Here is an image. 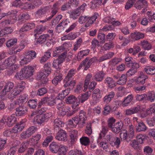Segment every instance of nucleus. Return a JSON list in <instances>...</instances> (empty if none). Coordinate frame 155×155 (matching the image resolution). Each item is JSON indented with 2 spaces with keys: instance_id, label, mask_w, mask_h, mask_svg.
Masks as SVG:
<instances>
[{
  "instance_id": "obj_17",
  "label": "nucleus",
  "mask_w": 155,
  "mask_h": 155,
  "mask_svg": "<svg viewBox=\"0 0 155 155\" xmlns=\"http://www.w3.org/2000/svg\"><path fill=\"white\" fill-rule=\"evenodd\" d=\"M123 126V124L122 122H118L114 124V125L110 129L113 132L118 134L122 130Z\"/></svg>"
},
{
  "instance_id": "obj_55",
  "label": "nucleus",
  "mask_w": 155,
  "mask_h": 155,
  "mask_svg": "<svg viewBox=\"0 0 155 155\" xmlns=\"http://www.w3.org/2000/svg\"><path fill=\"white\" fill-rule=\"evenodd\" d=\"M131 146L135 149L137 150L138 151H140L141 150V147L139 146L138 144V142L136 140H132V143L130 144Z\"/></svg>"
},
{
  "instance_id": "obj_57",
  "label": "nucleus",
  "mask_w": 155,
  "mask_h": 155,
  "mask_svg": "<svg viewBox=\"0 0 155 155\" xmlns=\"http://www.w3.org/2000/svg\"><path fill=\"white\" fill-rule=\"evenodd\" d=\"M153 151V149L149 146H147L144 147L143 152L146 155H150L151 154Z\"/></svg>"
},
{
  "instance_id": "obj_23",
  "label": "nucleus",
  "mask_w": 155,
  "mask_h": 155,
  "mask_svg": "<svg viewBox=\"0 0 155 155\" xmlns=\"http://www.w3.org/2000/svg\"><path fill=\"white\" fill-rule=\"evenodd\" d=\"M131 38L134 41H137L144 37V34L140 32H135L130 34Z\"/></svg>"
},
{
  "instance_id": "obj_43",
  "label": "nucleus",
  "mask_w": 155,
  "mask_h": 155,
  "mask_svg": "<svg viewBox=\"0 0 155 155\" xmlns=\"http://www.w3.org/2000/svg\"><path fill=\"white\" fill-rule=\"evenodd\" d=\"M27 143L24 142H23L21 144L18 150V154H21L25 152L27 148Z\"/></svg>"
},
{
  "instance_id": "obj_10",
  "label": "nucleus",
  "mask_w": 155,
  "mask_h": 155,
  "mask_svg": "<svg viewBox=\"0 0 155 155\" xmlns=\"http://www.w3.org/2000/svg\"><path fill=\"white\" fill-rule=\"evenodd\" d=\"M102 91L98 88L96 89L93 91L92 97L95 103L99 101L100 99L102 97Z\"/></svg>"
},
{
  "instance_id": "obj_50",
  "label": "nucleus",
  "mask_w": 155,
  "mask_h": 155,
  "mask_svg": "<svg viewBox=\"0 0 155 155\" xmlns=\"http://www.w3.org/2000/svg\"><path fill=\"white\" fill-rule=\"evenodd\" d=\"M147 97V100L151 102L155 100V94L153 91H150L148 93Z\"/></svg>"
},
{
  "instance_id": "obj_62",
  "label": "nucleus",
  "mask_w": 155,
  "mask_h": 155,
  "mask_svg": "<svg viewBox=\"0 0 155 155\" xmlns=\"http://www.w3.org/2000/svg\"><path fill=\"white\" fill-rule=\"evenodd\" d=\"M91 126V124L90 123L87 124L86 126L85 131V133L88 135H90L92 133Z\"/></svg>"
},
{
  "instance_id": "obj_5",
  "label": "nucleus",
  "mask_w": 155,
  "mask_h": 155,
  "mask_svg": "<svg viewBox=\"0 0 155 155\" xmlns=\"http://www.w3.org/2000/svg\"><path fill=\"white\" fill-rule=\"evenodd\" d=\"M65 101L67 104H72V108L75 109L79 105L78 97L73 95H71L66 98Z\"/></svg>"
},
{
  "instance_id": "obj_32",
  "label": "nucleus",
  "mask_w": 155,
  "mask_h": 155,
  "mask_svg": "<svg viewBox=\"0 0 155 155\" xmlns=\"http://www.w3.org/2000/svg\"><path fill=\"white\" fill-rule=\"evenodd\" d=\"M144 71L147 74L152 75L155 74V67L154 66H146L144 68Z\"/></svg>"
},
{
  "instance_id": "obj_63",
  "label": "nucleus",
  "mask_w": 155,
  "mask_h": 155,
  "mask_svg": "<svg viewBox=\"0 0 155 155\" xmlns=\"http://www.w3.org/2000/svg\"><path fill=\"white\" fill-rule=\"evenodd\" d=\"M37 129V127L34 126H31L26 131L30 137L36 131Z\"/></svg>"
},
{
  "instance_id": "obj_33",
  "label": "nucleus",
  "mask_w": 155,
  "mask_h": 155,
  "mask_svg": "<svg viewBox=\"0 0 155 155\" xmlns=\"http://www.w3.org/2000/svg\"><path fill=\"white\" fill-rule=\"evenodd\" d=\"M115 95V93L114 92L111 91L106 95L103 98V101L106 103H108L114 98Z\"/></svg>"
},
{
  "instance_id": "obj_13",
  "label": "nucleus",
  "mask_w": 155,
  "mask_h": 155,
  "mask_svg": "<svg viewBox=\"0 0 155 155\" xmlns=\"http://www.w3.org/2000/svg\"><path fill=\"white\" fill-rule=\"evenodd\" d=\"M28 112L27 107L24 106H19L16 109L15 114L17 116H19L25 114Z\"/></svg>"
},
{
  "instance_id": "obj_31",
  "label": "nucleus",
  "mask_w": 155,
  "mask_h": 155,
  "mask_svg": "<svg viewBox=\"0 0 155 155\" xmlns=\"http://www.w3.org/2000/svg\"><path fill=\"white\" fill-rule=\"evenodd\" d=\"M27 96L26 94H23L21 95L18 99H17L15 102V104L19 105L24 102H26L27 101Z\"/></svg>"
},
{
  "instance_id": "obj_4",
  "label": "nucleus",
  "mask_w": 155,
  "mask_h": 155,
  "mask_svg": "<svg viewBox=\"0 0 155 155\" xmlns=\"http://www.w3.org/2000/svg\"><path fill=\"white\" fill-rule=\"evenodd\" d=\"M67 54V52L65 51L59 55L56 59L53 61L52 67L56 69L59 68L61 64L65 61Z\"/></svg>"
},
{
  "instance_id": "obj_24",
  "label": "nucleus",
  "mask_w": 155,
  "mask_h": 155,
  "mask_svg": "<svg viewBox=\"0 0 155 155\" xmlns=\"http://www.w3.org/2000/svg\"><path fill=\"white\" fill-rule=\"evenodd\" d=\"M91 95V92H87L85 93L82 94L81 96L78 97V100L79 102L83 103L85 101L87 100Z\"/></svg>"
},
{
  "instance_id": "obj_22",
  "label": "nucleus",
  "mask_w": 155,
  "mask_h": 155,
  "mask_svg": "<svg viewBox=\"0 0 155 155\" xmlns=\"http://www.w3.org/2000/svg\"><path fill=\"white\" fill-rule=\"evenodd\" d=\"M148 76L143 74H141L135 80V82L137 84H144L148 81Z\"/></svg>"
},
{
  "instance_id": "obj_59",
  "label": "nucleus",
  "mask_w": 155,
  "mask_h": 155,
  "mask_svg": "<svg viewBox=\"0 0 155 155\" xmlns=\"http://www.w3.org/2000/svg\"><path fill=\"white\" fill-rule=\"evenodd\" d=\"M26 55L29 58H31V60L36 58V54L34 51L31 50L26 53Z\"/></svg>"
},
{
  "instance_id": "obj_16",
  "label": "nucleus",
  "mask_w": 155,
  "mask_h": 155,
  "mask_svg": "<svg viewBox=\"0 0 155 155\" xmlns=\"http://www.w3.org/2000/svg\"><path fill=\"white\" fill-rule=\"evenodd\" d=\"M134 6L136 9H140L142 8L147 7V2L145 0H138Z\"/></svg>"
},
{
  "instance_id": "obj_9",
  "label": "nucleus",
  "mask_w": 155,
  "mask_h": 155,
  "mask_svg": "<svg viewBox=\"0 0 155 155\" xmlns=\"http://www.w3.org/2000/svg\"><path fill=\"white\" fill-rule=\"evenodd\" d=\"M16 60V56L15 55L11 56L4 61L3 64V67H5V68L13 65L15 62Z\"/></svg>"
},
{
  "instance_id": "obj_52",
  "label": "nucleus",
  "mask_w": 155,
  "mask_h": 155,
  "mask_svg": "<svg viewBox=\"0 0 155 155\" xmlns=\"http://www.w3.org/2000/svg\"><path fill=\"white\" fill-rule=\"evenodd\" d=\"M80 142L82 145L87 146L90 143L89 138L87 137H82L80 139Z\"/></svg>"
},
{
  "instance_id": "obj_2",
  "label": "nucleus",
  "mask_w": 155,
  "mask_h": 155,
  "mask_svg": "<svg viewBox=\"0 0 155 155\" xmlns=\"http://www.w3.org/2000/svg\"><path fill=\"white\" fill-rule=\"evenodd\" d=\"M76 71L74 69H71L69 71L68 73L64 80V82L65 84L64 86L65 87L68 86L73 87L74 86L75 84L74 80H71L73 76L76 73Z\"/></svg>"
},
{
  "instance_id": "obj_56",
  "label": "nucleus",
  "mask_w": 155,
  "mask_h": 155,
  "mask_svg": "<svg viewBox=\"0 0 155 155\" xmlns=\"http://www.w3.org/2000/svg\"><path fill=\"white\" fill-rule=\"evenodd\" d=\"M107 140L105 138L103 139L102 141L99 144V146L102 148L104 150L107 149L108 146L107 142Z\"/></svg>"
},
{
  "instance_id": "obj_20",
  "label": "nucleus",
  "mask_w": 155,
  "mask_h": 155,
  "mask_svg": "<svg viewBox=\"0 0 155 155\" xmlns=\"http://www.w3.org/2000/svg\"><path fill=\"white\" fill-rule=\"evenodd\" d=\"M87 115L86 112L84 110H81L79 112V122L82 123V125L84 126L87 120Z\"/></svg>"
},
{
  "instance_id": "obj_14",
  "label": "nucleus",
  "mask_w": 155,
  "mask_h": 155,
  "mask_svg": "<svg viewBox=\"0 0 155 155\" xmlns=\"http://www.w3.org/2000/svg\"><path fill=\"white\" fill-rule=\"evenodd\" d=\"M35 25L33 23H28L24 24L22 28L20 29V32L29 31L35 27Z\"/></svg>"
},
{
  "instance_id": "obj_40",
  "label": "nucleus",
  "mask_w": 155,
  "mask_h": 155,
  "mask_svg": "<svg viewBox=\"0 0 155 155\" xmlns=\"http://www.w3.org/2000/svg\"><path fill=\"white\" fill-rule=\"evenodd\" d=\"M127 76L126 74H123L119 78L118 80L117 81V83L118 84L121 85H123L126 84L127 79Z\"/></svg>"
},
{
  "instance_id": "obj_27",
  "label": "nucleus",
  "mask_w": 155,
  "mask_h": 155,
  "mask_svg": "<svg viewBox=\"0 0 155 155\" xmlns=\"http://www.w3.org/2000/svg\"><path fill=\"white\" fill-rule=\"evenodd\" d=\"M50 35L48 34H43L40 35L36 40V43L37 44H42L45 42L46 40L48 39L49 38Z\"/></svg>"
},
{
  "instance_id": "obj_21",
  "label": "nucleus",
  "mask_w": 155,
  "mask_h": 155,
  "mask_svg": "<svg viewBox=\"0 0 155 155\" xmlns=\"http://www.w3.org/2000/svg\"><path fill=\"white\" fill-rule=\"evenodd\" d=\"M60 144L57 142H53L49 145L50 150L54 153H57L58 152Z\"/></svg>"
},
{
  "instance_id": "obj_46",
  "label": "nucleus",
  "mask_w": 155,
  "mask_h": 155,
  "mask_svg": "<svg viewBox=\"0 0 155 155\" xmlns=\"http://www.w3.org/2000/svg\"><path fill=\"white\" fill-rule=\"evenodd\" d=\"M37 99L30 100L27 103L28 105L31 108L35 109L37 105Z\"/></svg>"
},
{
  "instance_id": "obj_15",
  "label": "nucleus",
  "mask_w": 155,
  "mask_h": 155,
  "mask_svg": "<svg viewBox=\"0 0 155 155\" xmlns=\"http://www.w3.org/2000/svg\"><path fill=\"white\" fill-rule=\"evenodd\" d=\"M64 123L62 119L60 118H57L55 119L54 121V130H57L59 129L60 127H63Z\"/></svg>"
},
{
  "instance_id": "obj_61",
  "label": "nucleus",
  "mask_w": 155,
  "mask_h": 155,
  "mask_svg": "<svg viewBox=\"0 0 155 155\" xmlns=\"http://www.w3.org/2000/svg\"><path fill=\"white\" fill-rule=\"evenodd\" d=\"M107 141L108 140L110 144H113L115 140V138L113 134L112 133H110L107 135Z\"/></svg>"
},
{
  "instance_id": "obj_8",
  "label": "nucleus",
  "mask_w": 155,
  "mask_h": 155,
  "mask_svg": "<svg viewBox=\"0 0 155 155\" xmlns=\"http://www.w3.org/2000/svg\"><path fill=\"white\" fill-rule=\"evenodd\" d=\"M14 87V84L13 82H8L6 83L3 89L0 92V94L2 96H4L7 94V93L10 92Z\"/></svg>"
},
{
  "instance_id": "obj_38",
  "label": "nucleus",
  "mask_w": 155,
  "mask_h": 155,
  "mask_svg": "<svg viewBox=\"0 0 155 155\" xmlns=\"http://www.w3.org/2000/svg\"><path fill=\"white\" fill-rule=\"evenodd\" d=\"M45 121L42 115H37L33 120V122L35 124H41L45 122Z\"/></svg>"
},
{
  "instance_id": "obj_6",
  "label": "nucleus",
  "mask_w": 155,
  "mask_h": 155,
  "mask_svg": "<svg viewBox=\"0 0 155 155\" xmlns=\"http://www.w3.org/2000/svg\"><path fill=\"white\" fill-rule=\"evenodd\" d=\"M86 5L85 3H84L75 10L72 11L70 14V18L73 19L77 18L80 15L81 11H83L84 10V7Z\"/></svg>"
},
{
  "instance_id": "obj_7",
  "label": "nucleus",
  "mask_w": 155,
  "mask_h": 155,
  "mask_svg": "<svg viewBox=\"0 0 155 155\" xmlns=\"http://www.w3.org/2000/svg\"><path fill=\"white\" fill-rule=\"evenodd\" d=\"M67 136L65 130L60 129L56 133L55 138L58 140L66 141L67 140Z\"/></svg>"
},
{
  "instance_id": "obj_39",
  "label": "nucleus",
  "mask_w": 155,
  "mask_h": 155,
  "mask_svg": "<svg viewBox=\"0 0 155 155\" xmlns=\"http://www.w3.org/2000/svg\"><path fill=\"white\" fill-rule=\"evenodd\" d=\"M70 136L72 143L76 141L78 138V131L75 130H72L71 131Z\"/></svg>"
},
{
  "instance_id": "obj_58",
  "label": "nucleus",
  "mask_w": 155,
  "mask_h": 155,
  "mask_svg": "<svg viewBox=\"0 0 155 155\" xmlns=\"http://www.w3.org/2000/svg\"><path fill=\"white\" fill-rule=\"evenodd\" d=\"M97 38L100 40L101 43L103 44L105 43L106 41L105 35L102 33H98Z\"/></svg>"
},
{
  "instance_id": "obj_29",
  "label": "nucleus",
  "mask_w": 155,
  "mask_h": 155,
  "mask_svg": "<svg viewBox=\"0 0 155 155\" xmlns=\"http://www.w3.org/2000/svg\"><path fill=\"white\" fill-rule=\"evenodd\" d=\"M140 45L142 48L145 50H149L152 48L151 44L146 40H143L141 41Z\"/></svg>"
},
{
  "instance_id": "obj_54",
  "label": "nucleus",
  "mask_w": 155,
  "mask_h": 155,
  "mask_svg": "<svg viewBox=\"0 0 155 155\" xmlns=\"http://www.w3.org/2000/svg\"><path fill=\"white\" fill-rule=\"evenodd\" d=\"M129 131L130 134L128 135L129 138L132 139L133 138L134 133V127L132 124L129 125Z\"/></svg>"
},
{
  "instance_id": "obj_19",
  "label": "nucleus",
  "mask_w": 155,
  "mask_h": 155,
  "mask_svg": "<svg viewBox=\"0 0 155 155\" xmlns=\"http://www.w3.org/2000/svg\"><path fill=\"white\" fill-rule=\"evenodd\" d=\"M137 122V124L136 126L135 129L136 132H145L147 130V127L143 121Z\"/></svg>"
},
{
  "instance_id": "obj_49",
  "label": "nucleus",
  "mask_w": 155,
  "mask_h": 155,
  "mask_svg": "<svg viewBox=\"0 0 155 155\" xmlns=\"http://www.w3.org/2000/svg\"><path fill=\"white\" fill-rule=\"evenodd\" d=\"M90 50L88 49L82 50L80 51L78 54V57L80 59L83 58L84 56H87Z\"/></svg>"
},
{
  "instance_id": "obj_12",
  "label": "nucleus",
  "mask_w": 155,
  "mask_h": 155,
  "mask_svg": "<svg viewBox=\"0 0 155 155\" xmlns=\"http://www.w3.org/2000/svg\"><path fill=\"white\" fill-rule=\"evenodd\" d=\"M104 83L110 88H112L114 87L116 85V82L113 79L110 77L106 78L104 81Z\"/></svg>"
},
{
  "instance_id": "obj_3",
  "label": "nucleus",
  "mask_w": 155,
  "mask_h": 155,
  "mask_svg": "<svg viewBox=\"0 0 155 155\" xmlns=\"http://www.w3.org/2000/svg\"><path fill=\"white\" fill-rule=\"evenodd\" d=\"M17 13V11L15 10H11L7 13H4V14H5V15L4 17L9 16V19L2 22V24L7 25L8 24L15 23L17 20L16 17Z\"/></svg>"
},
{
  "instance_id": "obj_30",
  "label": "nucleus",
  "mask_w": 155,
  "mask_h": 155,
  "mask_svg": "<svg viewBox=\"0 0 155 155\" xmlns=\"http://www.w3.org/2000/svg\"><path fill=\"white\" fill-rule=\"evenodd\" d=\"M133 99V96L132 94L129 95L124 98L122 104L124 107L128 106Z\"/></svg>"
},
{
  "instance_id": "obj_25",
  "label": "nucleus",
  "mask_w": 155,
  "mask_h": 155,
  "mask_svg": "<svg viewBox=\"0 0 155 155\" xmlns=\"http://www.w3.org/2000/svg\"><path fill=\"white\" fill-rule=\"evenodd\" d=\"M17 121V118L14 115H12L10 117H8L5 119V121L9 127H12L13 125L15 124Z\"/></svg>"
},
{
  "instance_id": "obj_1",
  "label": "nucleus",
  "mask_w": 155,
  "mask_h": 155,
  "mask_svg": "<svg viewBox=\"0 0 155 155\" xmlns=\"http://www.w3.org/2000/svg\"><path fill=\"white\" fill-rule=\"evenodd\" d=\"M98 14L97 13H95L91 17L87 16H81L78 19V21L81 24L87 22L85 25V27H87L92 24L94 21L97 18Z\"/></svg>"
},
{
  "instance_id": "obj_47",
  "label": "nucleus",
  "mask_w": 155,
  "mask_h": 155,
  "mask_svg": "<svg viewBox=\"0 0 155 155\" xmlns=\"http://www.w3.org/2000/svg\"><path fill=\"white\" fill-rule=\"evenodd\" d=\"M17 41L16 38H12L8 40L6 43V45L8 48H10L16 45Z\"/></svg>"
},
{
  "instance_id": "obj_48",
  "label": "nucleus",
  "mask_w": 155,
  "mask_h": 155,
  "mask_svg": "<svg viewBox=\"0 0 155 155\" xmlns=\"http://www.w3.org/2000/svg\"><path fill=\"white\" fill-rule=\"evenodd\" d=\"M48 10L47 7H44L43 8H41L38 10L35 13V15L39 17L46 13Z\"/></svg>"
},
{
  "instance_id": "obj_28",
  "label": "nucleus",
  "mask_w": 155,
  "mask_h": 155,
  "mask_svg": "<svg viewBox=\"0 0 155 155\" xmlns=\"http://www.w3.org/2000/svg\"><path fill=\"white\" fill-rule=\"evenodd\" d=\"M104 21L106 23L112 24L114 26H118L121 24L120 21H115L114 19L113 18H106L104 19Z\"/></svg>"
},
{
  "instance_id": "obj_35",
  "label": "nucleus",
  "mask_w": 155,
  "mask_h": 155,
  "mask_svg": "<svg viewBox=\"0 0 155 155\" xmlns=\"http://www.w3.org/2000/svg\"><path fill=\"white\" fill-rule=\"evenodd\" d=\"M114 53L112 52H109L102 57L98 59L99 62H101L104 60L109 59L111 58L114 55Z\"/></svg>"
},
{
  "instance_id": "obj_44",
  "label": "nucleus",
  "mask_w": 155,
  "mask_h": 155,
  "mask_svg": "<svg viewBox=\"0 0 155 155\" xmlns=\"http://www.w3.org/2000/svg\"><path fill=\"white\" fill-rule=\"evenodd\" d=\"M51 64L49 62L45 64L44 66V71L47 74V76H48L51 72Z\"/></svg>"
},
{
  "instance_id": "obj_51",
  "label": "nucleus",
  "mask_w": 155,
  "mask_h": 155,
  "mask_svg": "<svg viewBox=\"0 0 155 155\" xmlns=\"http://www.w3.org/2000/svg\"><path fill=\"white\" fill-rule=\"evenodd\" d=\"M108 131V129L107 127L104 126H102V130L101 133L99 134L98 139H101L103 137H104Z\"/></svg>"
},
{
  "instance_id": "obj_41",
  "label": "nucleus",
  "mask_w": 155,
  "mask_h": 155,
  "mask_svg": "<svg viewBox=\"0 0 155 155\" xmlns=\"http://www.w3.org/2000/svg\"><path fill=\"white\" fill-rule=\"evenodd\" d=\"M62 75L61 74L54 77L52 81V83L55 85H57L63 79Z\"/></svg>"
},
{
  "instance_id": "obj_26",
  "label": "nucleus",
  "mask_w": 155,
  "mask_h": 155,
  "mask_svg": "<svg viewBox=\"0 0 155 155\" xmlns=\"http://www.w3.org/2000/svg\"><path fill=\"white\" fill-rule=\"evenodd\" d=\"M105 73L103 71H100L93 77L92 79L98 81H101L104 78Z\"/></svg>"
},
{
  "instance_id": "obj_53",
  "label": "nucleus",
  "mask_w": 155,
  "mask_h": 155,
  "mask_svg": "<svg viewBox=\"0 0 155 155\" xmlns=\"http://www.w3.org/2000/svg\"><path fill=\"white\" fill-rule=\"evenodd\" d=\"M91 7L93 8L98 7L102 4V0H93L91 1Z\"/></svg>"
},
{
  "instance_id": "obj_64",
  "label": "nucleus",
  "mask_w": 155,
  "mask_h": 155,
  "mask_svg": "<svg viewBox=\"0 0 155 155\" xmlns=\"http://www.w3.org/2000/svg\"><path fill=\"white\" fill-rule=\"evenodd\" d=\"M136 0H128L125 6V8L126 10H128L132 7L135 2Z\"/></svg>"
},
{
  "instance_id": "obj_34",
  "label": "nucleus",
  "mask_w": 155,
  "mask_h": 155,
  "mask_svg": "<svg viewBox=\"0 0 155 155\" xmlns=\"http://www.w3.org/2000/svg\"><path fill=\"white\" fill-rule=\"evenodd\" d=\"M45 71L42 70V71H40L37 75L38 78L41 80L44 83H46L48 81V79L47 78V74H46L44 73Z\"/></svg>"
},
{
  "instance_id": "obj_11",
  "label": "nucleus",
  "mask_w": 155,
  "mask_h": 155,
  "mask_svg": "<svg viewBox=\"0 0 155 155\" xmlns=\"http://www.w3.org/2000/svg\"><path fill=\"white\" fill-rule=\"evenodd\" d=\"M67 43H64L62 44L61 46L58 47L56 48L55 50L54 51L53 56L54 57L58 56L61 53L66 51L67 52L66 50L65 51V46H66Z\"/></svg>"
},
{
  "instance_id": "obj_45",
  "label": "nucleus",
  "mask_w": 155,
  "mask_h": 155,
  "mask_svg": "<svg viewBox=\"0 0 155 155\" xmlns=\"http://www.w3.org/2000/svg\"><path fill=\"white\" fill-rule=\"evenodd\" d=\"M58 150V155H65L67 151L66 147L62 145H60Z\"/></svg>"
},
{
  "instance_id": "obj_18",
  "label": "nucleus",
  "mask_w": 155,
  "mask_h": 155,
  "mask_svg": "<svg viewBox=\"0 0 155 155\" xmlns=\"http://www.w3.org/2000/svg\"><path fill=\"white\" fill-rule=\"evenodd\" d=\"M22 70L27 78L31 76L34 71V68L30 66L24 67Z\"/></svg>"
},
{
  "instance_id": "obj_37",
  "label": "nucleus",
  "mask_w": 155,
  "mask_h": 155,
  "mask_svg": "<svg viewBox=\"0 0 155 155\" xmlns=\"http://www.w3.org/2000/svg\"><path fill=\"white\" fill-rule=\"evenodd\" d=\"M24 128V126L21 124H16L13 127L11 132L12 133H16L18 132L21 131Z\"/></svg>"
},
{
  "instance_id": "obj_42",
  "label": "nucleus",
  "mask_w": 155,
  "mask_h": 155,
  "mask_svg": "<svg viewBox=\"0 0 155 155\" xmlns=\"http://www.w3.org/2000/svg\"><path fill=\"white\" fill-rule=\"evenodd\" d=\"M45 29V27L42 25L38 26L36 29L34 30V36L35 37H37V35L41 34Z\"/></svg>"
},
{
  "instance_id": "obj_60",
  "label": "nucleus",
  "mask_w": 155,
  "mask_h": 155,
  "mask_svg": "<svg viewBox=\"0 0 155 155\" xmlns=\"http://www.w3.org/2000/svg\"><path fill=\"white\" fill-rule=\"evenodd\" d=\"M47 91V89L44 87L38 89L37 92L36 94L37 95H38L41 96L46 94Z\"/></svg>"
},
{
  "instance_id": "obj_36",
  "label": "nucleus",
  "mask_w": 155,
  "mask_h": 155,
  "mask_svg": "<svg viewBox=\"0 0 155 155\" xmlns=\"http://www.w3.org/2000/svg\"><path fill=\"white\" fill-rule=\"evenodd\" d=\"M120 132L121 133L120 136L122 141L126 140L127 142L130 141L131 139H130V138H129L130 139H129L128 138L129 137L128 136L127 137V130H122Z\"/></svg>"
}]
</instances>
